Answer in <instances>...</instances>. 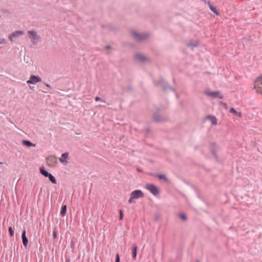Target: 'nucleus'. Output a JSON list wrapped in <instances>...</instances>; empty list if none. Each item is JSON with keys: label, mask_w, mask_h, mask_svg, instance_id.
I'll return each mask as SVG.
<instances>
[{"label": "nucleus", "mask_w": 262, "mask_h": 262, "mask_svg": "<svg viewBox=\"0 0 262 262\" xmlns=\"http://www.w3.org/2000/svg\"><path fill=\"white\" fill-rule=\"evenodd\" d=\"M24 34L23 31H16L12 32L8 37L9 39L13 42L16 38H19L20 36Z\"/></svg>", "instance_id": "0eeeda50"}, {"label": "nucleus", "mask_w": 262, "mask_h": 262, "mask_svg": "<svg viewBox=\"0 0 262 262\" xmlns=\"http://www.w3.org/2000/svg\"><path fill=\"white\" fill-rule=\"evenodd\" d=\"M22 240L23 243L25 247H27L28 244V240L26 235V230H24L22 233Z\"/></svg>", "instance_id": "9b49d317"}, {"label": "nucleus", "mask_w": 262, "mask_h": 262, "mask_svg": "<svg viewBox=\"0 0 262 262\" xmlns=\"http://www.w3.org/2000/svg\"><path fill=\"white\" fill-rule=\"evenodd\" d=\"M204 94L208 97L211 98H219L222 99L223 96L220 91H211L209 90H206L204 91Z\"/></svg>", "instance_id": "f03ea898"}, {"label": "nucleus", "mask_w": 262, "mask_h": 262, "mask_svg": "<svg viewBox=\"0 0 262 262\" xmlns=\"http://www.w3.org/2000/svg\"><path fill=\"white\" fill-rule=\"evenodd\" d=\"M95 100H96V101H101V99L100 98L98 97H96L95 98Z\"/></svg>", "instance_id": "c756f323"}, {"label": "nucleus", "mask_w": 262, "mask_h": 262, "mask_svg": "<svg viewBox=\"0 0 262 262\" xmlns=\"http://www.w3.org/2000/svg\"><path fill=\"white\" fill-rule=\"evenodd\" d=\"M158 177L160 179H163V180H165V181H166V180H167V179H166V178L165 176V175H164V174H159V175L158 176Z\"/></svg>", "instance_id": "aec40b11"}, {"label": "nucleus", "mask_w": 262, "mask_h": 262, "mask_svg": "<svg viewBox=\"0 0 262 262\" xmlns=\"http://www.w3.org/2000/svg\"><path fill=\"white\" fill-rule=\"evenodd\" d=\"M230 113L234 114L238 117H242V113L240 112H237L234 108L232 107L229 111Z\"/></svg>", "instance_id": "4468645a"}, {"label": "nucleus", "mask_w": 262, "mask_h": 262, "mask_svg": "<svg viewBox=\"0 0 262 262\" xmlns=\"http://www.w3.org/2000/svg\"><path fill=\"white\" fill-rule=\"evenodd\" d=\"M40 172L43 176H44L46 177H48L49 175L50 174L45 169L41 168L40 169Z\"/></svg>", "instance_id": "6ab92c4d"}, {"label": "nucleus", "mask_w": 262, "mask_h": 262, "mask_svg": "<svg viewBox=\"0 0 262 262\" xmlns=\"http://www.w3.org/2000/svg\"><path fill=\"white\" fill-rule=\"evenodd\" d=\"M145 188L154 195H157L159 193L158 188L154 184H147Z\"/></svg>", "instance_id": "423d86ee"}, {"label": "nucleus", "mask_w": 262, "mask_h": 262, "mask_svg": "<svg viewBox=\"0 0 262 262\" xmlns=\"http://www.w3.org/2000/svg\"><path fill=\"white\" fill-rule=\"evenodd\" d=\"M196 46H197V42L196 41H195L192 44L189 43L188 45V47H196Z\"/></svg>", "instance_id": "5701e85b"}, {"label": "nucleus", "mask_w": 262, "mask_h": 262, "mask_svg": "<svg viewBox=\"0 0 262 262\" xmlns=\"http://www.w3.org/2000/svg\"><path fill=\"white\" fill-rule=\"evenodd\" d=\"M137 170L139 171H140V169H137Z\"/></svg>", "instance_id": "473e14b6"}, {"label": "nucleus", "mask_w": 262, "mask_h": 262, "mask_svg": "<svg viewBox=\"0 0 262 262\" xmlns=\"http://www.w3.org/2000/svg\"><path fill=\"white\" fill-rule=\"evenodd\" d=\"M3 164V163H2V162H0V164Z\"/></svg>", "instance_id": "72a5a7b5"}, {"label": "nucleus", "mask_w": 262, "mask_h": 262, "mask_svg": "<svg viewBox=\"0 0 262 262\" xmlns=\"http://www.w3.org/2000/svg\"><path fill=\"white\" fill-rule=\"evenodd\" d=\"M180 217L183 221H186L187 220V217H186V215L183 213L180 214Z\"/></svg>", "instance_id": "412c9836"}, {"label": "nucleus", "mask_w": 262, "mask_h": 262, "mask_svg": "<svg viewBox=\"0 0 262 262\" xmlns=\"http://www.w3.org/2000/svg\"><path fill=\"white\" fill-rule=\"evenodd\" d=\"M69 154L66 152L62 154L61 157L59 158V161L63 165H66L69 163Z\"/></svg>", "instance_id": "9d476101"}, {"label": "nucleus", "mask_w": 262, "mask_h": 262, "mask_svg": "<svg viewBox=\"0 0 262 262\" xmlns=\"http://www.w3.org/2000/svg\"><path fill=\"white\" fill-rule=\"evenodd\" d=\"M209 7H210V9H211V10H212L214 13H216V14H217V13H216V9H215V8H214L213 7H212V6H211V5H210V6H209Z\"/></svg>", "instance_id": "b1692460"}, {"label": "nucleus", "mask_w": 262, "mask_h": 262, "mask_svg": "<svg viewBox=\"0 0 262 262\" xmlns=\"http://www.w3.org/2000/svg\"><path fill=\"white\" fill-rule=\"evenodd\" d=\"M5 39L4 38H2L1 39H0V44H3V43H5Z\"/></svg>", "instance_id": "cd10ccee"}, {"label": "nucleus", "mask_w": 262, "mask_h": 262, "mask_svg": "<svg viewBox=\"0 0 262 262\" xmlns=\"http://www.w3.org/2000/svg\"><path fill=\"white\" fill-rule=\"evenodd\" d=\"M45 85H46V86H47L48 88H50L51 87V86L49 84H46Z\"/></svg>", "instance_id": "7c9ffc66"}, {"label": "nucleus", "mask_w": 262, "mask_h": 262, "mask_svg": "<svg viewBox=\"0 0 262 262\" xmlns=\"http://www.w3.org/2000/svg\"><path fill=\"white\" fill-rule=\"evenodd\" d=\"M48 177L53 184H56V180L53 176L50 174Z\"/></svg>", "instance_id": "a211bd4d"}, {"label": "nucleus", "mask_w": 262, "mask_h": 262, "mask_svg": "<svg viewBox=\"0 0 262 262\" xmlns=\"http://www.w3.org/2000/svg\"><path fill=\"white\" fill-rule=\"evenodd\" d=\"M120 218H119V220H121L122 217H123V212H122V211L121 210H120Z\"/></svg>", "instance_id": "a878e982"}, {"label": "nucleus", "mask_w": 262, "mask_h": 262, "mask_svg": "<svg viewBox=\"0 0 262 262\" xmlns=\"http://www.w3.org/2000/svg\"><path fill=\"white\" fill-rule=\"evenodd\" d=\"M109 48V47H108V46H106V49H107V48Z\"/></svg>", "instance_id": "2f4dec72"}, {"label": "nucleus", "mask_w": 262, "mask_h": 262, "mask_svg": "<svg viewBox=\"0 0 262 262\" xmlns=\"http://www.w3.org/2000/svg\"><path fill=\"white\" fill-rule=\"evenodd\" d=\"M135 59L141 61H144L146 59V57L142 54H137L135 56Z\"/></svg>", "instance_id": "f8f14e48"}, {"label": "nucleus", "mask_w": 262, "mask_h": 262, "mask_svg": "<svg viewBox=\"0 0 262 262\" xmlns=\"http://www.w3.org/2000/svg\"><path fill=\"white\" fill-rule=\"evenodd\" d=\"M23 145L24 146H28V147H31V146H35V144L31 143L30 141L28 140H23Z\"/></svg>", "instance_id": "2eb2a0df"}, {"label": "nucleus", "mask_w": 262, "mask_h": 262, "mask_svg": "<svg viewBox=\"0 0 262 262\" xmlns=\"http://www.w3.org/2000/svg\"><path fill=\"white\" fill-rule=\"evenodd\" d=\"M28 33L32 42L33 44H36L39 39V35L33 30L29 31Z\"/></svg>", "instance_id": "39448f33"}, {"label": "nucleus", "mask_w": 262, "mask_h": 262, "mask_svg": "<svg viewBox=\"0 0 262 262\" xmlns=\"http://www.w3.org/2000/svg\"><path fill=\"white\" fill-rule=\"evenodd\" d=\"M253 88L256 93L262 94V76L258 77L255 80Z\"/></svg>", "instance_id": "7ed1b4c3"}, {"label": "nucleus", "mask_w": 262, "mask_h": 262, "mask_svg": "<svg viewBox=\"0 0 262 262\" xmlns=\"http://www.w3.org/2000/svg\"><path fill=\"white\" fill-rule=\"evenodd\" d=\"M53 235L54 238L57 237V232L56 230H54Z\"/></svg>", "instance_id": "bb28decb"}, {"label": "nucleus", "mask_w": 262, "mask_h": 262, "mask_svg": "<svg viewBox=\"0 0 262 262\" xmlns=\"http://www.w3.org/2000/svg\"><path fill=\"white\" fill-rule=\"evenodd\" d=\"M67 211V206L63 205L61 207L60 211V215L62 216H64Z\"/></svg>", "instance_id": "f3484780"}, {"label": "nucleus", "mask_w": 262, "mask_h": 262, "mask_svg": "<svg viewBox=\"0 0 262 262\" xmlns=\"http://www.w3.org/2000/svg\"><path fill=\"white\" fill-rule=\"evenodd\" d=\"M47 164L50 167H54L57 163V158L53 156L49 157L47 159Z\"/></svg>", "instance_id": "1a4fd4ad"}, {"label": "nucleus", "mask_w": 262, "mask_h": 262, "mask_svg": "<svg viewBox=\"0 0 262 262\" xmlns=\"http://www.w3.org/2000/svg\"><path fill=\"white\" fill-rule=\"evenodd\" d=\"M9 232L11 236H13L14 235V231L12 229V227H10L9 228Z\"/></svg>", "instance_id": "4be33fe9"}, {"label": "nucleus", "mask_w": 262, "mask_h": 262, "mask_svg": "<svg viewBox=\"0 0 262 262\" xmlns=\"http://www.w3.org/2000/svg\"><path fill=\"white\" fill-rule=\"evenodd\" d=\"M220 103L225 108H227V105L226 103L222 102V101H220Z\"/></svg>", "instance_id": "393cba45"}, {"label": "nucleus", "mask_w": 262, "mask_h": 262, "mask_svg": "<svg viewBox=\"0 0 262 262\" xmlns=\"http://www.w3.org/2000/svg\"><path fill=\"white\" fill-rule=\"evenodd\" d=\"M116 262H120L119 255L118 254L116 255Z\"/></svg>", "instance_id": "c85d7f7f"}, {"label": "nucleus", "mask_w": 262, "mask_h": 262, "mask_svg": "<svg viewBox=\"0 0 262 262\" xmlns=\"http://www.w3.org/2000/svg\"><path fill=\"white\" fill-rule=\"evenodd\" d=\"M144 196L143 192L140 190H136L133 191L130 194V197L128 200V203L132 204L135 203V200L142 198Z\"/></svg>", "instance_id": "f257e3e1"}, {"label": "nucleus", "mask_w": 262, "mask_h": 262, "mask_svg": "<svg viewBox=\"0 0 262 262\" xmlns=\"http://www.w3.org/2000/svg\"><path fill=\"white\" fill-rule=\"evenodd\" d=\"M207 118L209 119L212 125H215L217 123V119L213 116H208Z\"/></svg>", "instance_id": "ddd939ff"}, {"label": "nucleus", "mask_w": 262, "mask_h": 262, "mask_svg": "<svg viewBox=\"0 0 262 262\" xmlns=\"http://www.w3.org/2000/svg\"><path fill=\"white\" fill-rule=\"evenodd\" d=\"M133 256L134 259L136 258L137 256V246L135 245L133 247Z\"/></svg>", "instance_id": "dca6fc26"}, {"label": "nucleus", "mask_w": 262, "mask_h": 262, "mask_svg": "<svg viewBox=\"0 0 262 262\" xmlns=\"http://www.w3.org/2000/svg\"><path fill=\"white\" fill-rule=\"evenodd\" d=\"M132 35L136 40L139 41L146 39L148 36V34L146 33H140L135 31H133Z\"/></svg>", "instance_id": "20e7f679"}, {"label": "nucleus", "mask_w": 262, "mask_h": 262, "mask_svg": "<svg viewBox=\"0 0 262 262\" xmlns=\"http://www.w3.org/2000/svg\"><path fill=\"white\" fill-rule=\"evenodd\" d=\"M41 81V79L39 76L33 75L30 76L29 79L27 81V83L35 84Z\"/></svg>", "instance_id": "6e6552de"}]
</instances>
